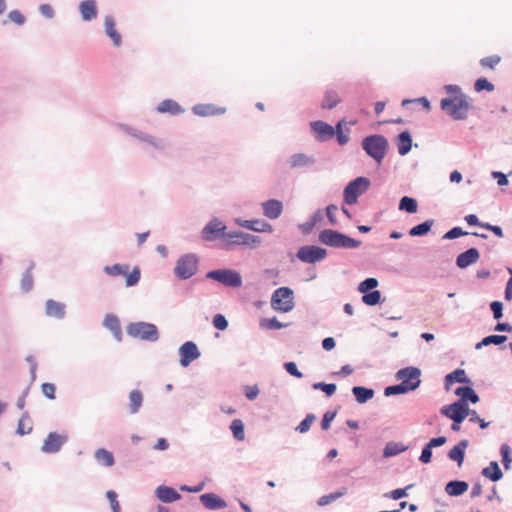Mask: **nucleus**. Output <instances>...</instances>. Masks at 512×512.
Here are the masks:
<instances>
[{"label":"nucleus","instance_id":"603ef678","mask_svg":"<svg viewBox=\"0 0 512 512\" xmlns=\"http://www.w3.org/2000/svg\"><path fill=\"white\" fill-rule=\"evenodd\" d=\"M474 89L476 92H482V91L492 92L495 89V87H494V84L491 83L487 78L480 77L475 81Z\"/></svg>","mask_w":512,"mask_h":512},{"label":"nucleus","instance_id":"e433bc0d","mask_svg":"<svg viewBox=\"0 0 512 512\" xmlns=\"http://www.w3.org/2000/svg\"><path fill=\"white\" fill-rule=\"evenodd\" d=\"M94 457L96 461L105 467H111L115 463L113 453L105 448H99L95 451Z\"/></svg>","mask_w":512,"mask_h":512},{"label":"nucleus","instance_id":"8fccbe9b","mask_svg":"<svg viewBox=\"0 0 512 512\" xmlns=\"http://www.w3.org/2000/svg\"><path fill=\"white\" fill-rule=\"evenodd\" d=\"M500 454L502 457V464L504 466V469L510 470L511 464H512V455H511V448L507 443H503L501 445Z\"/></svg>","mask_w":512,"mask_h":512},{"label":"nucleus","instance_id":"79ce46f5","mask_svg":"<svg viewBox=\"0 0 512 512\" xmlns=\"http://www.w3.org/2000/svg\"><path fill=\"white\" fill-rule=\"evenodd\" d=\"M33 268H34V263H31L22 275L21 289L24 293L30 292L33 288V284H34V279H33V275H32Z\"/></svg>","mask_w":512,"mask_h":512},{"label":"nucleus","instance_id":"dca6fc26","mask_svg":"<svg viewBox=\"0 0 512 512\" xmlns=\"http://www.w3.org/2000/svg\"><path fill=\"white\" fill-rule=\"evenodd\" d=\"M234 222L236 225L254 232L271 233L273 231V227L270 223L260 219L243 220L241 218H235Z\"/></svg>","mask_w":512,"mask_h":512},{"label":"nucleus","instance_id":"3c124183","mask_svg":"<svg viewBox=\"0 0 512 512\" xmlns=\"http://www.w3.org/2000/svg\"><path fill=\"white\" fill-rule=\"evenodd\" d=\"M135 138L139 139L140 141L148 143L149 145L153 146L156 149L162 150L164 148L161 142L158 141L154 136L143 131L139 130Z\"/></svg>","mask_w":512,"mask_h":512},{"label":"nucleus","instance_id":"9b49d317","mask_svg":"<svg viewBox=\"0 0 512 512\" xmlns=\"http://www.w3.org/2000/svg\"><path fill=\"white\" fill-rule=\"evenodd\" d=\"M395 377L397 380H401L400 383L404 385L409 392L415 391L421 384V370L418 367L408 366L399 369Z\"/></svg>","mask_w":512,"mask_h":512},{"label":"nucleus","instance_id":"4d7b16f0","mask_svg":"<svg viewBox=\"0 0 512 512\" xmlns=\"http://www.w3.org/2000/svg\"><path fill=\"white\" fill-rule=\"evenodd\" d=\"M407 393H409V391H407L405 386L402 385L401 383L387 386L384 389V395L386 397H390V396H394V395H402V394H407Z\"/></svg>","mask_w":512,"mask_h":512},{"label":"nucleus","instance_id":"412c9836","mask_svg":"<svg viewBox=\"0 0 512 512\" xmlns=\"http://www.w3.org/2000/svg\"><path fill=\"white\" fill-rule=\"evenodd\" d=\"M480 258V253L477 248L471 247L456 257V266L460 269H465L470 265L476 263Z\"/></svg>","mask_w":512,"mask_h":512},{"label":"nucleus","instance_id":"7ed1b4c3","mask_svg":"<svg viewBox=\"0 0 512 512\" xmlns=\"http://www.w3.org/2000/svg\"><path fill=\"white\" fill-rule=\"evenodd\" d=\"M362 149L376 163L380 164L389 148L388 140L381 134H373L363 138Z\"/></svg>","mask_w":512,"mask_h":512},{"label":"nucleus","instance_id":"9d476101","mask_svg":"<svg viewBox=\"0 0 512 512\" xmlns=\"http://www.w3.org/2000/svg\"><path fill=\"white\" fill-rule=\"evenodd\" d=\"M222 220L217 217L212 218L202 229L201 237L205 241H215L221 239V245L227 241L228 231Z\"/></svg>","mask_w":512,"mask_h":512},{"label":"nucleus","instance_id":"774afa93","mask_svg":"<svg viewBox=\"0 0 512 512\" xmlns=\"http://www.w3.org/2000/svg\"><path fill=\"white\" fill-rule=\"evenodd\" d=\"M213 326L218 330H225L228 327V321L222 314L214 315L212 319Z\"/></svg>","mask_w":512,"mask_h":512},{"label":"nucleus","instance_id":"c756f323","mask_svg":"<svg viewBox=\"0 0 512 512\" xmlns=\"http://www.w3.org/2000/svg\"><path fill=\"white\" fill-rule=\"evenodd\" d=\"M454 383L471 384L472 382L464 369L457 368L445 376V388L448 390Z\"/></svg>","mask_w":512,"mask_h":512},{"label":"nucleus","instance_id":"4468645a","mask_svg":"<svg viewBox=\"0 0 512 512\" xmlns=\"http://www.w3.org/2000/svg\"><path fill=\"white\" fill-rule=\"evenodd\" d=\"M180 356V365L188 367L194 360L201 356V353L193 341H186L183 343L178 350Z\"/></svg>","mask_w":512,"mask_h":512},{"label":"nucleus","instance_id":"c03bdc74","mask_svg":"<svg viewBox=\"0 0 512 512\" xmlns=\"http://www.w3.org/2000/svg\"><path fill=\"white\" fill-rule=\"evenodd\" d=\"M347 493V488L345 487H342L340 488L339 490L333 492V493H330V494H326V495H323L321 496L318 500H317V504L319 506H325V505H328L330 504L331 502L337 500L338 498L344 496L345 494Z\"/></svg>","mask_w":512,"mask_h":512},{"label":"nucleus","instance_id":"49530a36","mask_svg":"<svg viewBox=\"0 0 512 512\" xmlns=\"http://www.w3.org/2000/svg\"><path fill=\"white\" fill-rule=\"evenodd\" d=\"M244 423L241 419H234L230 424V430L233 434V437L238 440L242 441L245 438V431H244Z\"/></svg>","mask_w":512,"mask_h":512},{"label":"nucleus","instance_id":"7c9ffc66","mask_svg":"<svg viewBox=\"0 0 512 512\" xmlns=\"http://www.w3.org/2000/svg\"><path fill=\"white\" fill-rule=\"evenodd\" d=\"M103 325L112 332L117 341H122V329L117 316L114 314H107L104 318Z\"/></svg>","mask_w":512,"mask_h":512},{"label":"nucleus","instance_id":"473e14b6","mask_svg":"<svg viewBox=\"0 0 512 512\" xmlns=\"http://www.w3.org/2000/svg\"><path fill=\"white\" fill-rule=\"evenodd\" d=\"M352 394L357 403L365 404L374 397L375 391L365 386H354L352 387Z\"/></svg>","mask_w":512,"mask_h":512},{"label":"nucleus","instance_id":"bf43d9fd","mask_svg":"<svg viewBox=\"0 0 512 512\" xmlns=\"http://www.w3.org/2000/svg\"><path fill=\"white\" fill-rule=\"evenodd\" d=\"M315 420V415L312 413H308L305 418L298 424L295 428L299 433H306L309 431L313 421Z\"/></svg>","mask_w":512,"mask_h":512},{"label":"nucleus","instance_id":"a878e982","mask_svg":"<svg viewBox=\"0 0 512 512\" xmlns=\"http://www.w3.org/2000/svg\"><path fill=\"white\" fill-rule=\"evenodd\" d=\"M225 111V108L217 107L214 104H196L192 107V112L201 117L222 115Z\"/></svg>","mask_w":512,"mask_h":512},{"label":"nucleus","instance_id":"13d9d810","mask_svg":"<svg viewBox=\"0 0 512 512\" xmlns=\"http://www.w3.org/2000/svg\"><path fill=\"white\" fill-rule=\"evenodd\" d=\"M26 420H29L27 412L23 413L22 417L18 421L16 433L20 436L27 435L32 431V425L29 424L28 426H26V424H25Z\"/></svg>","mask_w":512,"mask_h":512},{"label":"nucleus","instance_id":"1a4fd4ad","mask_svg":"<svg viewBox=\"0 0 512 512\" xmlns=\"http://www.w3.org/2000/svg\"><path fill=\"white\" fill-rule=\"evenodd\" d=\"M206 278L217 281L226 287L239 288L242 286L240 273L229 268L211 270L206 273Z\"/></svg>","mask_w":512,"mask_h":512},{"label":"nucleus","instance_id":"6e6552de","mask_svg":"<svg viewBox=\"0 0 512 512\" xmlns=\"http://www.w3.org/2000/svg\"><path fill=\"white\" fill-rule=\"evenodd\" d=\"M370 184V180L364 176H359L350 181L343 191L344 202L347 205H353L357 203L359 196H361L369 189Z\"/></svg>","mask_w":512,"mask_h":512},{"label":"nucleus","instance_id":"680f3d73","mask_svg":"<svg viewBox=\"0 0 512 512\" xmlns=\"http://www.w3.org/2000/svg\"><path fill=\"white\" fill-rule=\"evenodd\" d=\"M106 497L110 502L112 512H121L119 501L117 500V493L114 490H108Z\"/></svg>","mask_w":512,"mask_h":512},{"label":"nucleus","instance_id":"a18cd8bd","mask_svg":"<svg viewBox=\"0 0 512 512\" xmlns=\"http://www.w3.org/2000/svg\"><path fill=\"white\" fill-rule=\"evenodd\" d=\"M127 270H129L128 264H113V265H106L103 268V272L109 276H119L127 274Z\"/></svg>","mask_w":512,"mask_h":512},{"label":"nucleus","instance_id":"b1692460","mask_svg":"<svg viewBox=\"0 0 512 512\" xmlns=\"http://www.w3.org/2000/svg\"><path fill=\"white\" fill-rule=\"evenodd\" d=\"M287 162L290 169H299L314 165L316 160L313 156L305 153H295L289 157Z\"/></svg>","mask_w":512,"mask_h":512},{"label":"nucleus","instance_id":"6e6d98bb","mask_svg":"<svg viewBox=\"0 0 512 512\" xmlns=\"http://www.w3.org/2000/svg\"><path fill=\"white\" fill-rule=\"evenodd\" d=\"M377 286H378V280L376 278L369 277V278H366L365 280H363L359 284L358 290H359V292L364 294V293L376 290L375 288Z\"/></svg>","mask_w":512,"mask_h":512},{"label":"nucleus","instance_id":"f03ea898","mask_svg":"<svg viewBox=\"0 0 512 512\" xmlns=\"http://www.w3.org/2000/svg\"><path fill=\"white\" fill-rule=\"evenodd\" d=\"M319 241L329 247L337 249H356L361 241L333 229H324L319 233Z\"/></svg>","mask_w":512,"mask_h":512},{"label":"nucleus","instance_id":"393cba45","mask_svg":"<svg viewBox=\"0 0 512 512\" xmlns=\"http://www.w3.org/2000/svg\"><path fill=\"white\" fill-rule=\"evenodd\" d=\"M263 214L269 219H277L283 212V203L277 199H269L262 203Z\"/></svg>","mask_w":512,"mask_h":512},{"label":"nucleus","instance_id":"c9c22d12","mask_svg":"<svg viewBox=\"0 0 512 512\" xmlns=\"http://www.w3.org/2000/svg\"><path fill=\"white\" fill-rule=\"evenodd\" d=\"M409 447L401 442L389 441L383 449V457L390 458L407 451Z\"/></svg>","mask_w":512,"mask_h":512},{"label":"nucleus","instance_id":"f704fd0d","mask_svg":"<svg viewBox=\"0 0 512 512\" xmlns=\"http://www.w3.org/2000/svg\"><path fill=\"white\" fill-rule=\"evenodd\" d=\"M159 113H169L171 115H178L184 112V109L174 100L165 99L157 107Z\"/></svg>","mask_w":512,"mask_h":512},{"label":"nucleus","instance_id":"39448f33","mask_svg":"<svg viewBox=\"0 0 512 512\" xmlns=\"http://www.w3.org/2000/svg\"><path fill=\"white\" fill-rule=\"evenodd\" d=\"M126 332L134 339L152 343L158 341L160 338L157 326L145 321L129 323L126 327Z\"/></svg>","mask_w":512,"mask_h":512},{"label":"nucleus","instance_id":"72a5a7b5","mask_svg":"<svg viewBox=\"0 0 512 512\" xmlns=\"http://www.w3.org/2000/svg\"><path fill=\"white\" fill-rule=\"evenodd\" d=\"M481 474L492 482H497L503 478V472L497 461H491L489 465L482 470Z\"/></svg>","mask_w":512,"mask_h":512},{"label":"nucleus","instance_id":"bb28decb","mask_svg":"<svg viewBox=\"0 0 512 512\" xmlns=\"http://www.w3.org/2000/svg\"><path fill=\"white\" fill-rule=\"evenodd\" d=\"M45 313L49 317L63 319L66 315V306L64 303L49 299L45 304Z\"/></svg>","mask_w":512,"mask_h":512},{"label":"nucleus","instance_id":"338daca9","mask_svg":"<svg viewBox=\"0 0 512 512\" xmlns=\"http://www.w3.org/2000/svg\"><path fill=\"white\" fill-rule=\"evenodd\" d=\"M467 234L468 233L466 231H464L461 227L455 226V227L451 228L449 231H447L444 234L443 238L452 240V239H456V238H459V237L467 235Z\"/></svg>","mask_w":512,"mask_h":512},{"label":"nucleus","instance_id":"2f4dec72","mask_svg":"<svg viewBox=\"0 0 512 512\" xmlns=\"http://www.w3.org/2000/svg\"><path fill=\"white\" fill-rule=\"evenodd\" d=\"M469 488V484L463 480H451L445 485V492L451 497L463 495Z\"/></svg>","mask_w":512,"mask_h":512},{"label":"nucleus","instance_id":"c85d7f7f","mask_svg":"<svg viewBox=\"0 0 512 512\" xmlns=\"http://www.w3.org/2000/svg\"><path fill=\"white\" fill-rule=\"evenodd\" d=\"M398 153L401 156L407 155L412 149V136L409 131L405 130L399 133L396 138Z\"/></svg>","mask_w":512,"mask_h":512},{"label":"nucleus","instance_id":"5fc2aeb1","mask_svg":"<svg viewBox=\"0 0 512 512\" xmlns=\"http://www.w3.org/2000/svg\"><path fill=\"white\" fill-rule=\"evenodd\" d=\"M413 487L412 484L407 485L404 488H397L384 494L385 498L399 500L408 496L407 491Z\"/></svg>","mask_w":512,"mask_h":512},{"label":"nucleus","instance_id":"864d4df0","mask_svg":"<svg viewBox=\"0 0 512 512\" xmlns=\"http://www.w3.org/2000/svg\"><path fill=\"white\" fill-rule=\"evenodd\" d=\"M314 390L322 391L326 394L327 397L332 396L336 392V384L334 383H325V382H316L312 385Z\"/></svg>","mask_w":512,"mask_h":512},{"label":"nucleus","instance_id":"69168bd1","mask_svg":"<svg viewBox=\"0 0 512 512\" xmlns=\"http://www.w3.org/2000/svg\"><path fill=\"white\" fill-rule=\"evenodd\" d=\"M432 450L433 448L427 442L422 448L421 454L419 456V461L423 464L430 463L432 460Z\"/></svg>","mask_w":512,"mask_h":512},{"label":"nucleus","instance_id":"0e129e2a","mask_svg":"<svg viewBox=\"0 0 512 512\" xmlns=\"http://www.w3.org/2000/svg\"><path fill=\"white\" fill-rule=\"evenodd\" d=\"M501 58L498 55H492L484 57L480 60L482 67L494 69V67L500 62Z\"/></svg>","mask_w":512,"mask_h":512},{"label":"nucleus","instance_id":"a19ab883","mask_svg":"<svg viewBox=\"0 0 512 512\" xmlns=\"http://www.w3.org/2000/svg\"><path fill=\"white\" fill-rule=\"evenodd\" d=\"M398 208L400 211H405L409 214H414L417 212L418 203L417 200L413 197L403 196L399 201Z\"/></svg>","mask_w":512,"mask_h":512},{"label":"nucleus","instance_id":"58836bf2","mask_svg":"<svg viewBox=\"0 0 512 512\" xmlns=\"http://www.w3.org/2000/svg\"><path fill=\"white\" fill-rule=\"evenodd\" d=\"M433 224H434V220H432V219L426 220V221L412 227L409 230V235L412 237L425 236L426 234H428L430 232Z\"/></svg>","mask_w":512,"mask_h":512},{"label":"nucleus","instance_id":"f257e3e1","mask_svg":"<svg viewBox=\"0 0 512 512\" xmlns=\"http://www.w3.org/2000/svg\"><path fill=\"white\" fill-rule=\"evenodd\" d=\"M471 107L469 97L466 94L443 98L440 101L441 110L456 121L466 120Z\"/></svg>","mask_w":512,"mask_h":512},{"label":"nucleus","instance_id":"09e8293b","mask_svg":"<svg viewBox=\"0 0 512 512\" xmlns=\"http://www.w3.org/2000/svg\"><path fill=\"white\" fill-rule=\"evenodd\" d=\"M381 292L379 290H373L364 293L362 296V302L368 306H375L381 303Z\"/></svg>","mask_w":512,"mask_h":512},{"label":"nucleus","instance_id":"f3484780","mask_svg":"<svg viewBox=\"0 0 512 512\" xmlns=\"http://www.w3.org/2000/svg\"><path fill=\"white\" fill-rule=\"evenodd\" d=\"M467 412L468 407H465L457 400L440 409V413L448 419H466Z\"/></svg>","mask_w":512,"mask_h":512},{"label":"nucleus","instance_id":"e2e57ef3","mask_svg":"<svg viewBox=\"0 0 512 512\" xmlns=\"http://www.w3.org/2000/svg\"><path fill=\"white\" fill-rule=\"evenodd\" d=\"M283 367L289 375L296 377V378L303 377V373L301 371H299L297 364L295 362H293V361L285 362Z\"/></svg>","mask_w":512,"mask_h":512},{"label":"nucleus","instance_id":"423d86ee","mask_svg":"<svg viewBox=\"0 0 512 512\" xmlns=\"http://www.w3.org/2000/svg\"><path fill=\"white\" fill-rule=\"evenodd\" d=\"M198 267V256L195 253H186L178 258L173 272L179 280H187L197 273Z\"/></svg>","mask_w":512,"mask_h":512},{"label":"nucleus","instance_id":"cd10ccee","mask_svg":"<svg viewBox=\"0 0 512 512\" xmlns=\"http://www.w3.org/2000/svg\"><path fill=\"white\" fill-rule=\"evenodd\" d=\"M79 12L84 21H91L97 17L98 8L95 0H84L79 4Z\"/></svg>","mask_w":512,"mask_h":512},{"label":"nucleus","instance_id":"052dcab7","mask_svg":"<svg viewBox=\"0 0 512 512\" xmlns=\"http://www.w3.org/2000/svg\"><path fill=\"white\" fill-rule=\"evenodd\" d=\"M261 326H264L267 329H282L288 326L287 323L280 322L276 317H272L270 319H263L261 321Z\"/></svg>","mask_w":512,"mask_h":512},{"label":"nucleus","instance_id":"0eeeda50","mask_svg":"<svg viewBox=\"0 0 512 512\" xmlns=\"http://www.w3.org/2000/svg\"><path fill=\"white\" fill-rule=\"evenodd\" d=\"M294 292L290 287H279L271 296V306L276 311L282 313H288L293 310L294 303Z\"/></svg>","mask_w":512,"mask_h":512},{"label":"nucleus","instance_id":"f8f14e48","mask_svg":"<svg viewBox=\"0 0 512 512\" xmlns=\"http://www.w3.org/2000/svg\"><path fill=\"white\" fill-rule=\"evenodd\" d=\"M296 256L303 263L315 264L327 257V250L316 245H304L298 249Z\"/></svg>","mask_w":512,"mask_h":512},{"label":"nucleus","instance_id":"4c0bfd02","mask_svg":"<svg viewBox=\"0 0 512 512\" xmlns=\"http://www.w3.org/2000/svg\"><path fill=\"white\" fill-rule=\"evenodd\" d=\"M143 403L142 392L138 389L132 390L129 394V412L136 414L139 412Z\"/></svg>","mask_w":512,"mask_h":512},{"label":"nucleus","instance_id":"4be33fe9","mask_svg":"<svg viewBox=\"0 0 512 512\" xmlns=\"http://www.w3.org/2000/svg\"><path fill=\"white\" fill-rule=\"evenodd\" d=\"M469 446V440L462 439L456 445H454L447 453V457L456 462L458 467L463 465L465 460V450Z\"/></svg>","mask_w":512,"mask_h":512},{"label":"nucleus","instance_id":"de8ad7c7","mask_svg":"<svg viewBox=\"0 0 512 512\" xmlns=\"http://www.w3.org/2000/svg\"><path fill=\"white\" fill-rule=\"evenodd\" d=\"M125 277V284L127 287H133L137 285L141 278V271L138 266H135L132 271L129 272L127 270V274L123 275Z\"/></svg>","mask_w":512,"mask_h":512},{"label":"nucleus","instance_id":"aec40b11","mask_svg":"<svg viewBox=\"0 0 512 512\" xmlns=\"http://www.w3.org/2000/svg\"><path fill=\"white\" fill-rule=\"evenodd\" d=\"M104 31L107 37H109L115 47L122 45V36L116 29V21L112 15H107L104 18Z\"/></svg>","mask_w":512,"mask_h":512},{"label":"nucleus","instance_id":"a211bd4d","mask_svg":"<svg viewBox=\"0 0 512 512\" xmlns=\"http://www.w3.org/2000/svg\"><path fill=\"white\" fill-rule=\"evenodd\" d=\"M454 393L459 397L457 401L465 407H469V403L476 404L480 400L479 395L469 384L457 387Z\"/></svg>","mask_w":512,"mask_h":512},{"label":"nucleus","instance_id":"6ab92c4d","mask_svg":"<svg viewBox=\"0 0 512 512\" xmlns=\"http://www.w3.org/2000/svg\"><path fill=\"white\" fill-rule=\"evenodd\" d=\"M200 502L208 510H221L227 507V502L215 493H204L201 494Z\"/></svg>","mask_w":512,"mask_h":512},{"label":"nucleus","instance_id":"ddd939ff","mask_svg":"<svg viewBox=\"0 0 512 512\" xmlns=\"http://www.w3.org/2000/svg\"><path fill=\"white\" fill-rule=\"evenodd\" d=\"M68 441L66 434H59L57 432H50L44 439L41 451L46 454L58 453L62 446Z\"/></svg>","mask_w":512,"mask_h":512},{"label":"nucleus","instance_id":"20e7f679","mask_svg":"<svg viewBox=\"0 0 512 512\" xmlns=\"http://www.w3.org/2000/svg\"><path fill=\"white\" fill-rule=\"evenodd\" d=\"M262 240L259 236L249 234L241 230L228 231L227 241H225L221 248L226 251L233 250L237 246H245L251 249L259 247Z\"/></svg>","mask_w":512,"mask_h":512},{"label":"nucleus","instance_id":"37998d69","mask_svg":"<svg viewBox=\"0 0 512 512\" xmlns=\"http://www.w3.org/2000/svg\"><path fill=\"white\" fill-rule=\"evenodd\" d=\"M339 102H340V98H339L337 92L333 91V90H328V91H326V93L324 95V99L322 101L321 107L323 109L330 110V109H333L334 107H336Z\"/></svg>","mask_w":512,"mask_h":512},{"label":"nucleus","instance_id":"5701e85b","mask_svg":"<svg viewBox=\"0 0 512 512\" xmlns=\"http://www.w3.org/2000/svg\"><path fill=\"white\" fill-rule=\"evenodd\" d=\"M155 496L163 503H172L181 498V494L174 488L160 485L155 490Z\"/></svg>","mask_w":512,"mask_h":512},{"label":"nucleus","instance_id":"2eb2a0df","mask_svg":"<svg viewBox=\"0 0 512 512\" xmlns=\"http://www.w3.org/2000/svg\"><path fill=\"white\" fill-rule=\"evenodd\" d=\"M310 128L318 142H326L334 137L333 126L322 120L310 122Z\"/></svg>","mask_w":512,"mask_h":512},{"label":"nucleus","instance_id":"ea45409f","mask_svg":"<svg viewBox=\"0 0 512 512\" xmlns=\"http://www.w3.org/2000/svg\"><path fill=\"white\" fill-rule=\"evenodd\" d=\"M506 335H498V334H492L484 337L480 342L476 343L475 349L479 350L484 346H488L491 344L494 345H501L507 340Z\"/></svg>","mask_w":512,"mask_h":512}]
</instances>
